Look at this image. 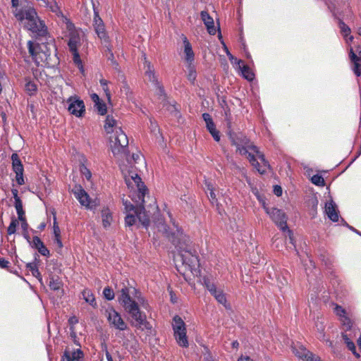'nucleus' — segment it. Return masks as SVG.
<instances>
[{
    "mask_svg": "<svg viewBox=\"0 0 361 361\" xmlns=\"http://www.w3.org/2000/svg\"><path fill=\"white\" fill-rule=\"evenodd\" d=\"M127 284L122 283V287L118 290L119 295H118V301L119 304L127 311L134 306V304H138L135 300H133L130 294L132 291L135 292V294L138 293L137 290L132 286H130L128 281H126Z\"/></svg>",
    "mask_w": 361,
    "mask_h": 361,
    "instance_id": "1a4fd4ad",
    "label": "nucleus"
},
{
    "mask_svg": "<svg viewBox=\"0 0 361 361\" xmlns=\"http://www.w3.org/2000/svg\"><path fill=\"white\" fill-rule=\"evenodd\" d=\"M25 90L29 95H33L37 92V85L32 81H27L25 85Z\"/></svg>",
    "mask_w": 361,
    "mask_h": 361,
    "instance_id": "ea45409f",
    "label": "nucleus"
},
{
    "mask_svg": "<svg viewBox=\"0 0 361 361\" xmlns=\"http://www.w3.org/2000/svg\"><path fill=\"white\" fill-rule=\"evenodd\" d=\"M15 208L18 216V219L24 220L25 212L23 208V202L21 200H18L17 202H15Z\"/></svg>",
    "mask_w": 361,
    "mask_h": 361,
    "instance_id": "4c0bfd02",
    "label": "nucleus"
},
{
    "mask_svg": "<svg viewBox=\"0 0 361 361\" xmlns=\"http://www.w3.org/2000/svg\"><path fill=\"white\" fill-rule=\"evenodd\" d=\"M133 325H134L136 328L144 330H149L152 326L149 322L147 320L146 315L143 314L140 317L137 318L134 322H133Z\"/></svg>",
    "mask_w": 361,
    "mask_h": 361,
    "instance_id": "bb28decb",
    "label": "nucleus"
},
{
    "mask_svg": "<svg viewBox=\"0 0 361 361\" xmlns=\"http://www.w3.org/2000/svg\"><path fill=\"white\" fill-rule=\"evenodd\" d=\"M37 1H42L43 5L49 8L54 13H58L59 11V7L56 4V0H37Z\"/></svg>",
    "mask_w": 361,
    "mask_h": 361,
    "instance_id": "f704fd0d",
    "label": "nucleus"
},
{
    "mask_svg": "<svg viewBox=\"0 0 361 361\" xmlns=\"http://www.w3.org/2000/svg\"><path fill=\"white\" fill-rule=\"evenodd\" d=\"M80 45V37L79 34L75 30H71L69 35V40L68 46L70 51L78 50Z\"/></svg>",
    "mask_w": 361,
    "mask_h": 361,
    "instance_id": "4be33fe9",
    "label": "nucleus"
},
{
    "mask_svg": "<svg viewBox=\"0 0 361 361\" xmlns=\"http://www.w3.org/2000/svg\"><path fill=\"white\" fill-rule=\"evenodd\" d=\"M255 146L254 145L251 144L249 145V146L243 145V146H238L237 147V152H239V153L242 155H247L249 152L248 150H252V147Z\"/></svg>",
    "mask_w": 361,
    "mask_h": 361,
    "instance_id": "5fc2aeb1",
    "label": "nucleus"
},
{
    "mask_svg": "<svg viewBox=\"0 0 361 361\" xmlns=\"http://www.w3.org/2000/svg\"><path fill=\"white\" fill-rule=\"evenodd\" d=\"M128 145L129 140L126 133L121 126H117V122L114 120V155L123 154L128 163L126 166H128L130 169H137L135 164L142 160V155L140 153H133L130 157Z\"/></svg>",
    "mask_w": 361,
    "mask_h": 361,
    "instance_id": "20e7f679",
    "label": "nucleus"
},
{
    "mask_svg": "<svg viewBox=\"0 0 361 361\" xmlns=\"http://www.w3.org/2000/svg\"><path fill=\"white\" fill-rule=\"evenodd\" d=\"M184 44V54L185 55V59L188 64L192 63L194 61V52L192 49V46L188 39L185 37L183 39Z\"/></svg>",
    "mask_w": 361,
    "mask_h": 361,
    "instance_id": "b1692460",
    "label": "nucleus"
},
{
    "mask_svg": "<svg viewBox=\"0 0 361 361\" xmlns=\"http://www.w3.org/2000/svg\"><path fill=\"white\" fill-rule=\"evenodd\" d=\"M104 130L106 135H109L107 139L109 141V149L113 151V145H111V133H113V118L111 117L110 115L106 116L105 124H104Z\"/></svg>",
    "mask_w": 361,
    "mask_h": 361,
    "instance_id": "a878e982",
    "label": "nucleus"
},
{
    "mask_svg": "<svg viewBox=\"0 0 361 361\" xmlns=\"http://www.w3.org/2000/svg\"><path fill=\"white\" fill-rule=\"evenodd\" d=\"M201 18L204 22L208 32L210 35H215L216 32V28L214 27V23L213 18L209 16L207 11H202L200 13Z\"/></svg>",
    "mask_w": 361,
    "mask_h": 361,
    "instance_id": "6ab92c4d",
    "label": "nucleus"
},
{
    "mask_svg": "<svg viewBox=\"0 0 361 361\" xmlns=\"http://www.w3.org/2000/svg\"><path fill=\"white\" fill-rule=\"evenodd\" d=\"M73 54V62L80 68H82V61L80 59V56L78 52V50L75 51H70Z\"/></svg>",
    "mask_w": 361,
    "mask_h": 361,
    "instance_id": "3c124183",
    "label": "nucleus"
},
{
    "mask_svg": "<svg viewBox=\"0 0 361 361\" xmlns=\"http://www.w3.org/2000/svg\"><path fill=\"white\" fill-rule=\"evenodd\" d=\"M119 167L128 187L133 188L135 185L138 192L137 197L141 199L142 202H145V197L148 193V189L137 173V169H130L128 166L124 164H119Z\"/></svg>",
    "mask_w": 361,
    "mask_h": 361,
    "instance_id": "39448f33",
    "label": "nucleus"
},
{
    "mask_svg": "<svg viewBox=\"0 0 361 361\" xmlns=\"http://www.w3.org/2000/svg\"><path fill=\"white\" fill-rule=\"evenodd\" d=\"M274 192L277 197L282 195V188L280 185H275L274 188Z\"/></svg>",
    "mask_w": 361,
    "mask_h": 361,
    "instance_id": "774afa93",
    "label": "nucleus"
},
{
    "mask_svg": "<svg viewBox=\"0 0 361 361\" xmlns=\"http://www.w3.org/2000/svg\"><path fill=\"white\" fill-rule=\"evenodd\" d=\"M94 107L97 108V111L100 115H105L107 112L106 106L102 100L99 101V102L96 103L94 104Z\"/></svg>",
    "mask_w": 361,
    "mask_h": 361,
    "instance_id": "de8ad7c7",
    "label": "nucleus"
},
{
    "mask_svg": "<svg viewBox=\"0 0 361 361\" xmlns=\"http://www.w3.org/2000/svg\"><path fill=\"white\" fill-rule=\"evenodd\" d=\"M11 161H12V169L13 172L16 173V180L17 183L19 185H22L25 184L23 172L24 167L22 164V161L17 153H13L11 155Z\"/></svg>",
    "mask_w": 361,
    "mask_h": 361,
    "instance_id": "f8f14e48",
    "label": "nucleus"
},
{
    "mask_svg": "<svg viewBox=\"0 0 361 361\" xmlns=\"http://www.w3.org/2000/svg\"><path fill=\"white\" fill-rule=\"evenodd\" d=\"M31 244L42 255L45 257L50 256L49 250L38 236H33Z\"/></svg>",
    "mask_w": 361,
    "mask_h": 361,
    "instance_id": "412c9836",
    "label": "nucleus"
},
{
    "mask_svg": "<svg viewBox=\"0 0 361 361\" xmlns=\"http://www.w3.org/2000/svg\"><path fill=\"white\" fill-rule=\"evenodd\" d=\"M260 174H264L267 172V169H264L257 161V164H252Z\"/></svg>",
    "mask_w": 361,
    "mask_h": 361,
    "instance_id": "0e129e2a",
    "label": "nucleus"
},
{
    "mask_svg": "<svg viewBox=\"0 0 361 361\" xmlns=\"http://www.w3.org/2000/svg\"><path fill=\"white\" fill-rule=\"evenodd\" d=\"M204 285L210 293L215 292L216 286L210 282L209 279H204Z\"/></svg>",
    "mask_w": 361,
    "mask_h": 361,
    "instance_id": "052dcab7",
    "label": "nucleus"
},
{
    "mask_svg": "<svg viewBox=\"0 0 361 361\" xmlns=\"http://www.w3.org/2000/svg\"><path fill=\"white\" fill-rule=\"evenodd\" d=\"M216 300L221 304L224 305L226 302V298L223 292H218L217 295H216Z\"/></svg>",
    "mask_w": 361,
    "mask_h": 361,
    "instance_id": "680f3d73",
    "label": "nucleus"
},
{
    "mask_svg": "<svg viewBox=\"0 0 361 361\" xmlns=\"http://www.w3.org/2000/svg\"><path fill=\"white\" fill-rule=\"evenodd\" d=\"M10 262L5 259L4 258H0V268L2 269H8L9 267Z\"/></svg>",
    "mask_w": 361,
    "mask_h": 361,
    "instance_id": "338daca9",
    "label": "nucleus"
},
{
    "mask_svg": "<svg viewBox=\"0 0 361 361\" xmlns=\"http://www.w3.org/2000/svg\"><path fill=\"white\" fill-rule=\"evenodd\" d=\"M173 329L174 336L178 345L182 347L188 346V341L186 336V328L183 320L178 315L173 319Z\"/></svg>",
    "mask_w": 361,
    "mask_h": 361,
    "instance_id": "9d476101",
    "label": "nucleus"
},
{
    "mask_svg": "<svg viewBox=\"0 0 361 361\" xmlns=\"http://www.w3.org/2000/svg\"><path fill=\"white\" fill-rule=\"evenodd\" d=\"M342 338H343L345 343L346 344L348 348L350 350H355V345L354 343L352 341H350L348 335L347 334L343 333Z\"/></svg>",
    "mask_w": 361,
    "mask_h": 361,
    "instance_id": "8fccbe9b",
    "label": "nucleus"
},
{
    "mask_svg": "<svg viewBox=\"0 0 361 361\" xmlns=\"http://www.w3.org/2000/svg\"><path fill=\"white\" fill-rule=\"evenodd\" d=\"M246 157L251 164H257V160L255 158V154H252L251 152H248Z\"/></svg>",
    "mask_w": 361,
    "mask_h": 361,
    "instance_id": "69168bd1",
    "label": "nucleus"
},
{
    "mask_svg": "<svg viewBox=\"0 0 361 361\" xmlns=\"http://www.w3.org/2000/svg\"><path fill=\"white\" fill-rule=\"evenodd\" d=\"M126 312L130 314L134 322L144 314L140 311L138 304H134V306Z\"/></svg>",
    "mask_w": 361,
    "mask_h": 361,
    "instance_id": "e433bc0d",
    "label": "nucleus"
},
{
    "mask_svg": "<svg viewBox=\"0 0 361 361\" xmlns=\"http://www.w3.org/2000/svg\"><path fill=\"white\" fill-rule=\"evenodd\" d=\"M132 200L135 203V204L131 203V202L128 199H122L126 212H134L136 214L139 222H140L144 227L147 228L149 225L150 220L149 216L145 209V202H142L141 199L138 197L137 200H134L132 199Z\"/></svg>",
    "mask_w": 361,
    "mask_h": 361,
    "instance_id": "423d86ee",
    "label": "nucleus"
},
{
    "mask_svg": "<svg viewBox=\"0 0 361 361\" xmlns=\"http://www.w3.org/2000/svg\"><path fill=\"white\" fill-rule=\"evenodd\" d=\"M100 84H101L103 91L106 94V96L109 102H111V92H110L109 89L108 88V81L105 79H101Z\"/></svg>",
    "mask_w": 361,
    "mask_h": 361,
    "instance_id": "49530a36",
    "label": "nucleus"
},
{
    "mask_svg": "<svg viewBox=\"0 0 361 361\" xmlns=\"http://www.w3.org/2000/svg\"><path fill=\"white\" fill-rule=\"evenodd\" d=\"M311 181L313 184L317 186H324L325 185V180L324 178L319 174H315L311 178Z\"/></svg>",
    "mask_w": 361,
    "mask_h": 361,
    "instance_id": "37998d69",
    "label": "nucleus"
},
{
    "mask_svg": "<svg viewBox=\"0 0 361 361\" xmlns=\"http://www.w3.org/2000/svg\"><path fill=\"white\" fill-rule=\"evenodd\" d=\"M228 136L232 145H235L236 147L243 145L249 146V145L252 144L250 143V140L241 133L236 134L229 131Z\"/></svg>",
    "mask_w": 361,
    "mask_h": 361,
    "instance_id": "f3484780",
    "label": "nucleus"
},
{
    "mask_svg": "<svg viewBox=\"0 0 361 361\" xmlns=\"http://www.w3.org/2000/svg\"><path fill=\"white\" fill-rule=\"evenodd\" d=\"M37 1H42L43 5L49 8L54 13H58L59 11V7L56 4V0H37Z\"/></svg>",
    "mask_w": 361,
    "mask_h": 361,
    "instance_id": "72a5a7b5",
    "label": "nucleus"
},
{
    "mask_svg": "<svg viewBox=\"0 0 361 361\" xmlns=\"http://www.w3.org/2000/svg\"><path fill=\"white\" fill-rule=\"evenodd\" d=\"M338 27L341 30V33L343 37L345 39L346 42H352L353 40V36L350 35L351 30L348 25H347L343 20L338 18Z\"/></svg>",
    "mask_w": 361,
    "mask_h": 361,
    "instance_id": "5701e85b",
    "label": "nucleus"
},
{
    "mask_svg": "<svg viewBox=\"0 0 361 361\" xmlns=\"http://www.w3.org/2000/svg\"><path fill=\"white\" fill-rule=\"evenodd\" d=\"M49 286L51 290H58L61 288V282L59 281V279H54V278H51Z\"/></svg>",
    "mask_w": 361,
    "mask_h": 361,
    "instance_id": "864d4df0",
    "label": "nucleus"
},
{
    "mask_svg": "<svg viewBox=\"0 0 361 361\" xmlns=\"http://www.w3.org/2000/svg\"><path fill=\"white\" fill-rule=\"evenodd\" d=\"M335 313L336 315L340 317L341 319L347 317L345 310L343 309L341 306L338 305L335 307Z\"/></svg>",
    "mask_w": 361,
    "mask_h": 361,
    "instance_id": "13d9d810",
    "label": "nucleus"
},
{
    "mask_svg": "<svg viewBox=\"0 0 361 361\" xmlns=\"http://www.w3.org/2000/svg\"><path fill=\"white\" fill-rule=\"evenodd\" d=\"M103 296L108 300H113V291L109 286H107L104 289Z\"/></svg>",
    "mask_w": 361,
    "mask_h": 361,
    "instance_id": "4d7b16f0",
    "label": "nucleus"
},
{
    "mask_svg": "<svg viewBox=\"0 0 361 361\" xmlns=\"http://www.w3.org/2000/svg\"><path fill=\"white\" fill-rule=\"evenodd\" d=\"M349 57H350L351 61L353 62V63H354V68H353L354 73L357 76H360L361 75V71H360L361 63H360V59L354 53L352 48H350V49Z\"/></svg>",
    "mask_w": 361,
    "mask_h": 361,
    "instance_id": "cd10ccee",
    "label": "nucleus"
},
{
    "mask_svg": "<svg viewBox=\"0 0 361 361\" xmlns=\"http://www.w3.org/2000/svg\"><path fill=\"white\" fill-rule=\"evenodd\" d=\"M223 46H224V49L226 54V55L228 56L230 61L233 63H237L238 65H240V64H243V61L240 59H238L237 58H235V56H233L231 53L229 51L228 47H226V45L223 43Z\"/></svg>",
    "mask_w": 361,
    "mask_h": 361,
    "instance_id": "79ce46f5",
    "label": "nucleus"
},
{
    "mask_svg": "<svg viewBox=\"0 0 361 361\" xmlns=\"http://www.w3.org/2000/svg\"><path fill=\"white\" fill-rule=\"evenodd\" d=\"M80 171L86 178L87 180H90L91 179L92 173L85 164H82L80 165Z\"/></svg>",
    "mask_w": 361,
    "mask_h": 361,
    "instance_id": "603ef678",
    "label": "nucleus"
},
{
    "mask_svg": "<svg viewBox=\"0 0 361 361\" xmlns=\"http://www.w3.org/2000/svg\"><path fill=\"white\" fill-rule=\"evenodd\" d=\"M343 329L345 331H350L353 327V322L348 317L341 319Z\"/></svg>",
    "mask_w": 361,
    "mask_h": 361,
    "instance_id": "c03bdc74",
    "label": "nucleus"
},
{
    "mask_svg": "<svg viewBox=\"0 0 361 361\" xmlns=\"http://www.w3.org/2000/svg\"><path fill=\"white\" fill-rule=\"evenodd\" d=\"M202 118L205 121L207 128L212 135L214 140L219 142L220 140L219 132L216 129V126L210 114L208 113H204L202 114Z\"/></svg>",
    "mask_w": 361,
    "mask_h": 361,
    "instance_id": "dca6fc26",
    "label": "nucleus"
},
{
    "mask_svg": "<svg viewBox=\"0 0 361 361\" xmlns=\"http://www.w3.org/2000/svg\"><path fill=\"white\" fill-rule=\"evenodd\" d=\"M302 353H299V352L295 353V355L298 357L305 360L306 361H319L320 358L314 355L312 353L307 350L306 348H301Z\"/></svg>",
    "mask_w": 361,
    "mask_h": 361,
    "instance_id": "c85d7f7f",
    "label": "nucleus"
},
{
    "mask_svg": "<svg viewBox=\"0 0 361 361\" xmlns=\"http://www.w3.org/2000/svg\"><path fill=\"white\" fill-rule=\"evenodd\" d=\"M70 357L75 361H79L83 357V353L80 349H71L69 348Z\"/></svg>",
    "mask_w": 361,
    "mask_h": 361,
    "instance_id": "58836bf2",
    "label": "nucleus"
},
{
    "mask_svg": "<svg viewBox=\"0 0 361 361\" xmlns=\"http://www.w3.org/2000/svg\"><path fill=\"white\" fill-rule=\"evenodd\" d=\"M114 327L120 331H125L128 329L126 323L122 319L121 314L114 310Z\"/></svg>",
    "mask_w": 361,
    "mask_h": 361,
    "instance_id": "7c9ffc66",
    "label": "nucleus"
},
{
    "mask_svg": "<svg viewBox=\"0 0 361 361\" xmlns=\"http://www.w3.org/2000/svg\"><path fill=\"white\" fill-rule=\"evenodd\" d=\"M143 60H144V68H145V76L148 81L155 84L158 85V81L156 78L155 73H154V69L153 66L151 65L150 62L147 60L146 55L143 54Z\"/></svg>",
    "mask_w": 361,
    "mask_h": 361,
    "instance_id": "a211bd4d",
    "label": "nucleus"
},
{
    "mask_svg": "<svg viewBox=\"0 0 361 361\" xmlns=\"http://www.w3.org/2000/svg\"><path fill=\"white\" fill-rule=\"evenodd\" d=\"M71 192L81 205L88 209L92 208L90 206V196L80 185H75Z\"/></svg>",
    "mask_w": 361,
    "mask_h": 361,
    "instance_id": "4468645a",
    "label": "nucleus"
},
{
    "mask_svg": "<svg viewBox=\"0 0 361 361\" xmlns=\"http://www.w3.org/2000/svg\"><path fill=\"white\" fill-rule=\"evenodd\" d=\"M118 64H116L114 62V71H116L118 73V80L122 82V85L121 86V94H124L127 99H132V92L130 91L129 85L127 84L126 81V77L122 71L117 68Z\"/></svg>",
    "mask_w": 361,
    "mask_h": 361,
    "instance_id": "2eb2a0df",
    "label": "nucleus"
},
{
    "mask_svg": "<svg viewBox=\"0 0 361 361\" xmlns=\"http://www.w3.org/2000/svg\"><path fill=\"white\" fill-rule=\"evenodd\" d=\"M239 68L241 70V73L243 76L249 81H252L254 79L255 75L249 68V66L246 65H243L242 67L240 64L239 65Z\"/></svg>",
    "mask_w": 361,
    "mask_h": 361,
    "instance_id": "c9c22d12",
    "label": "nucleus"
},
{
    "mask_svg": "<svg viewBox=\"0 0 361 361\" xmlns=\"http://www.w3.org/2000/svg\"><path fill=\"white\" fill-rule=\"evenodd\" d=\"M26 268L31 271L32 275L37 278L40 282L42 281L41 274L38 269L37 264L30 262L26 264Z\"/></svg>",
    "mask_w": 361,
    "mask_h": 361,
    "instance_id": "473e14b6",
    "label": "nucleus"
},
{
    "mask_svg": "<svg viewBox=\"0 0 361 361\" xmlns=\"http://www.w3.org/2000/svg\"><path fill=\"white\" fill-rule=\"evenodd\" d=\"M207 190L209 191V200L212 202V203L214 204V203L216 202L217 200H216V195L214 193V188H213L212 185L211 184H207Z\"/></svg>",
    "mask_w": 361,
    "mask_h": 361,
    "instance_id": "6e6d98bb",
    "label": "nucleus"
},
{
    "mask_svg": "<svg viewBox=\"0 0 361 361\" xmlns=\"http://www.w3.org/2000/svg\"><path fill=\"white\" fill-rule=\"evenodd\" d=\"M137 219L138 220L136 214L134 212L127 213L126 216L125 217L126 225L131 226L135 224Z\"/></svg>",
    "mask_w": 361,
    "mask_h": 361,
    "instance_id": "a19ab883",
    "label": "nucleus"
},
{
    "mask_svg": "<svg viewBox=\"0 0 361 361\" xmlns=\"http://www.w3.org/2000/svg\"><path fill=\"white\" fill-rule=\"evenodd\" d=\"M132 200L135 203V204L131 203V202L128 199H122L126 212H134L136 214L139 222H140L144 227L147 228L149 225L150 220L149 216L145 209V202H142L141 199L138 197L137 200H134L132 199Z\"/></svg>",
    "mask_w": 361,
    "mask_h": 361,
    "instance_id": "0eeeda50",
    "label": "nucleus"
},
{
    "mask_svg": "<svg viewBox=\"0 0 361 361\" xmlns=\"http://www.w3.org/2000/svg\"><path fill=\"white\" fill-rule=\"evenodd\" d=\"M252 150L256 154V156L261 161L262 166L266 169H270V164L269 161L266 159L264 154L261 152L257 146H252Z\"/></svg>",
    "mask_w": 361,
    "mask_h": 361,
    "instance_id": "2f4dec72",
    "label": "nucleus"
},
{
    "mask_svg": "<svg viewBox=\"0 0 361 361\" xmlns=\"http://www.w3.org/2000/svg\"><path fill=\"white\" fill-rule=\"evenodd\" d=\"M102 225L105 228H109L113 221V215L109 208L106 207L102 210Z\"/></svg>",
    "mask_w": 361,
    "mask_h": 361,
    "instance_id": "393cba45",
    "label": "nucleus"
},
{
    "mask_svg": "<svg viewBox=\"0 0 361 361\" xmlns=\"http://www.w3.org/2000/svg\"><path fill=\"white\" fill-rule=\"evenodd\" d=\"M84 300L94 308L97 307L95 298L91 290L85 288L82 292Z\"/></svg>",
    "mask_w": 361,
    "mask_h": 361,
    "instance_id": "c756f323",
    "label": "nucleus"
},
{
    "mask_svg": "<svg viewBox=\"0 0 361 361\" xmlns=\"http://www.w3.org/2000/svg\"><path fill=\"white\" fill-rule=\"evenodd\" d=\"M93 26L98 37H99V39H101L102 44L106 48V51L109 52L110 55L109 59H110L111 57H113V52L111 51L109 37L107 36L105 25L104 24L103 20L99 17L98 12L96 11L94 9Z\"/></svg>",
    "mask_w": 361,
    "mask_h": 361,
    "instance_id": "6e6552de",
    "label": "nucleus"
},
{
    "mask_svg": "<svg viewBox=\"0 0 361 361\" xmlns=\"http://www.w3.org/2000/svg\"><path fill=\"white\" fill-rule=\"evenodd\" d=\"M62 361H75L70 357L69 348H66L62 356Z\"/></svg>",
    "mask_w": 361,
    "mask_h": 361,
    "instance_id": "e2e57ef3",
    "label": "nucleus"
},
{
    "mask_svg": "<svg viewBox=\"0 0 361 361\" xmlns=\"http://www.w3.org/2000/svg\"><path fill=\"white\" fill-rule=\"evenodd\" d=\"M196 76L197 74L194 66L192 65V63L188 64V74L187 75L188 79L192 82H194L196 79Z\"/></svg>",
    "mask_w": 361,
    "mask_h": 361,
    "instance_id": "09e8293b",
    "label": "nucleus"
},
{
    "mask_svg": "<svg viewBox=\"0 0 361 361\" xmlns=\"http://www.w3.org/2000/svg\"><path fill=\"white\" fill-rule=\"evenodd\" d=\"M267 213L270 216L271 219L279 227L280 229L285 231L288 230L290 233L291 231L288 229L287 226V217L286 214L281 209L277 208H265Z\"/></svg>",
    "mask_w": 361,
    "mask_h": 361,
    "instance_id": "9b49d317",
    "label": "nucleus"
},
{
    "mask_svg": "<svg viewBox=\"0 0 361 361\" xmlns=\"http://www.w3.org/2000/svg\"><path fill=\"white\" fill-rule=\"evenodd\" d=\"M13 15L24 26L37 37H45L48 35L47 28L42 21L34 8L33 3L28 0H21L18 6L15 7Z\"/></svg>",
    "mask_w": 361,
    "mask_h": 361,
    "instance_id": "f257e3e1",
    "label": "nucleus"
},
{
    "mask_svg": "<svg viewBox=\"0 0 361 361\" xmlns=\"http://www.w3.org/2000/svg\"><path fill=\"white\" fill-rule=\"evenodd\" d=\"M53 229H54V237H59V235H61V231H60L59 224L56 221V216L54 217Z\"/></svg>",
    "mask_w": 361,
    "mask_h": 361,
    "instance_id": "bf43d9fd",
    "label": "nucleus"
},
{
    "mask_svg": "<svg viewBox=\"0 0 361 361\" xmlns=\"http://www.w3.org/2000/svg\"><path fill=\"white\" fill-rule=\"evenodd\" d=\"M68 102L69 103L68 110L71 114L76 117H82L84 115L85 106L82 100L71 97L68 99Z\"/></svg>",
    "mask_w": 361,
    "mask_h": 361,
    "instance_id": "ddd939ff",
    "label": "nucleus"
},
{
    "mask_svg": "<svg viewBox=\"0 0 361 361\" xmlns=\"http://www.w3.org/2000/svg\"><path fill=\"white\" fill-rule=\"evenodd\" d=\"M325 212L328 217L333 221L337 222L338 221V212L336 209V205L331 200L325 204Z\"/></svg>",
    "mask_w": 361,
    "mask_h": 361,
    "instance_id": "aec40b11",
    "label": "nucleus"
},
{
    "mask_svg": "<svg viewBox=\"0 0 361 361\" xmlns=\"http://www.w3.org/2000/svg\"><path fill=\"white\" fill-rule=\"evenodd\" d=\"M18 225V221L16 218H12L11 221L8 227L7 233L8 235L14 234Z\"/></svg>",
    "mask_w": 361,
    "mask_h": 361,
    "instance_id": "a18cd8bd",
    "label": "nucleus"
},
{
    "mask_svg": "<svg viewBox=\"0 0 361 361\" xmlns=\"http://www.w3.org/2000/svg\"><path fill=\"white\" fill-rule=\"evenodd\" d=\"M37 37L39 41L35 44L32 41H28L27 48L29 54L32 57L35 63L39 66L42 63L49 64L51 61L52 55L56 56V48L53 39L50 37Z\"/></svg>",
    "mask_w": 361,
    "mask_h": 361,
    "instance_id": "7ed1b4c3",
    "label": "nucleus"
},
{
    "mask_svg": "<svg viewBox=\"0 0 361 361\" xmlns=\"http://www.w3.org/2000/svg\"><path fill=\"white\" fill-rule=\"evenodd\" d=\"M173 228H169L164 226V233L169 240L175 246L178 247L181 250L185 251V254L181 255L183 263L191 267L197 258L195 255L192 254L190 250H189L190 239L188 235L183 233L182 229L178 228L177 225L173 224Z\"/></svg>",
    "mask_w": 361,
    "mask_h": 361,
    "instance_id": "f03ea898",
    "label": "nucleus"
}]
</instances>
